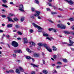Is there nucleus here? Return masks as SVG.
Masks as SVG:
<instances>
[{
	"label": "nucleus",
	"instance_id": "nucleus-62",
	"mask_svg": "<svg viewBox=\"0 0 74 74\" xmlns=\"http://www.w3.org/2000/svg\"><path fill=\"white\" fill-rule=\"evenodd\" d=\"M3 31L1 30H0V33H3Z\"/></svg>",
	"mask_w": 74,
	"mask_h": 74
},
{
	"label": "nucleus",
	"instance_id": "nucleus-49",
	"mask_svg": "<svg viewBox=\"0 0 74 74\" xmlns=\"http://www.w3.org/2000/svg\"><path fill=\"white\" fill-rule=\"evenodd\" d=\"M14 21H18V19L17 18H14Z\"/></svg>",
	"mask_w": 74,
	"mask_h": 74
},
{
	"label": "nucleus",
	"instance_id": "nucleus-22",
	"mask_svg": "<svg viewBox=\"0 0 74 74\" xmlns=\"http://www.w3.org/2000/svg\"><path fill=\"white\" fill-rule=\"evenodd\" d=\"M26 58L27 59L30 60V59H31V57L29 56H27L26 57Z\"/></svg>",
	"mask_w": 74,
	"mask_h": 74
},
{
	"label": "nucleus",
	"instance_id": "nucleus-17",
	"mask_svg": "<svg viewBox=\"0 0 74 74\" xmlns=\"http://www.w3.org/2000/svg\"><path fill=\"white\" fill-rule=\"evenodd\" d=\"M38 46H39V47H42V46H43V44H42V43H38Z\"/></svg>",
	"mask_w": 74,
	"mask_h": 74
},
{
	"label": "nucleus",
	"instance_id": "nucleus-29",
	"mask_svg": "<svg viewBox=\"0 0 74 74\" xmlns=\"http://www.w3.org/2000/svg\"><path fill=\"white\" fill-rule=\"evenodd\" d=\"M27 52H29V53H31V51H30V50L29 49H27Z\"/></svg>",
	"mask_w": 74,
	"mask_h": 74
},
{
	"label": "nucleus",
	"instance_id": "nucleus-18",
	"mask_svg": "<svg viewBox=\"0 0 74 74\" xmlns=\"http://www.w3.org/2000/svg\"><path fill=\"white\" fill-rule=\"evenodd\" d=\"M51 14L52 15H55V14H57V12H51Z\"/></svg>",
	"mask_w": 74,
	"mask_h": 74
},
{
	"label": "nucleus",
	"instance_id": "nucleus-60",
	"mask_svg": "<svg viewBox=\"0 0 74 74\" xmlns=\"http://www.w3.org/2000/svg\"><path fill=\"white\" fill-rule=\"evenodd\" d=\"M46 10L47 11H50V9L49 8H47Z\"/></svg>",
	"mask_w": 74,
	"mask_h": 74
},
{
	"label": "nucleus",
	"instance_id": "nucleus-19",
	"mask_svg": "<svg viewBox=\"0 0 74 74\" xmlns=\"http://www.w3.org/2000/svg\"><path fill=\"white\" fill-rule=\"evenodd\" d=\"M64 32L65 34H70V32L69 31H65Z\"/></svg>",
	"mask_w": 74,
	"mask_h": 74
},
{
	"label": "nucleus",
	"instance_id": "nucleus-37",
	"mask_svg": "<svg viewBox=\"0 0 74 74\" xmlns=\"http://www.w3.org/2000/svg\"><path fill=\"white\" fill-rule=\"evenodd\" d=\"M29 32L31 33H32L33 32V30L32 29H30L29 30Z\"/></svg>",
	"mask_w": 74,
	"mask_h": 74
},
{
	"label": "nucleus",
	"instance_id": "nucleus-33",
	"mask_svg": "<svg viewBox=\"0 0 74 74\" xmlns=\"http://www.w3.org/2000/svg\"><path fill=\"white\" fill-rule=\"evenodd\" d=\"M57 64H62V62H57Z\"/></svg>",
	"mask_w": 74,
	"mask_h": 74
},
{
	"label": "nucleus",
	"instance_id": "nucleus-7",
	"mask_svg": "<svg viewBox=\"0 0 74 74\" xmlns=\"http://www.w3.org/2000/svg\"><path fill=\"white\" fill-rule=\"evenodd\" d=\"M36 14H35L34 15L35 16H39V15H40V12L38 11H36Z\"/></svg>",
	"mask_w": 74,
	"mask_h": 74
},
{
	"label": "nucleus",
	"instance_id": "nucleus-52",
	"mask_svg": "<svg viewBox=\"0 0 74 74\" xmlns=\"http://www.w3.org/2000/svg\"><path fill=\"white\" fill-rule=\"evenodd\" d=\"M71 29H72V30H74V25H73L71 27Z\"/></svg>",
	"mask_w": 74,
	"mask_h": 74
},
{
	"label": "nucleus",
	"instance_id": "nucleus-30",
	"mask_svg": "<svg viewBox=\"0 0 74 74\" xmlns=\"http://www.w3.org/2000/svg\"><path fill=\"white\" fill-rule=\"evenodd\" d=\"M2 6H3V7H5V8H8V6L5 5L3 4L2 5Z\"/></svg>",
	"mask_w": 74,
	"mask_h": 74
},
{
	"label": "nucleus",
	"instance_id": "nucleus-1",
	"mask_svg": "<svg viewBox=\"0 0 74 74\" xmlns=\"http://www.w3.org/2000/svg\"><path fill=\"white\" fill-rule=\"evenodd\" d=\"M32 25L34 26V27H36V28H37V27L38 28V32H40V33L42 32V28L40 26H38V25L34 23H32Z\"/></svg>",
	"mask_w": 74,
	"mask_h": 74
},
{
	"label": "nucleus",
	"instance_id": "nucleus-9",
	"mask_svg": "<svg viewBox=\"0 0 74 74\" xmlns=\"http://www.w3.org/2000/svg\"><path fill=\"white\" fill-rule=\"evenodd\" d=\"M42 33L43 35V36H45V37H48V36H49L48 34L45 32H43Z\"/></svg>",
	"mask_w": 74,
	"mask_h": 74
},
{
	"label": "nucleus",
	"instance_id": "nucleus-34",
	"mask_svg": "<svg viewBox=\"0 0 74 74\" xmlns=\"http://www.w3.org/2000/svg\"><path fill=\"white\" fill-rule=\"evenodd\" d=\"M17 33L19 35H22V32H17Z\"/></svg>",
	"mask_w": 74,
	"mask_h": 74
},
{
	"label": "nucleus",
	"instance_id": "nucleus-53",
	"mask_svg": "<svg viewBox=\"0 0 74 74\" xmlns=\"http://www.w3.org/2000/svg\"><path fill=\"white\" fill-rule=\"evenodd\" d=\"M42 62L43 64H45V60H43Z\"/></svg>",
	"mask_w": 74,
	"mask_h": 74
},
{
	"label": "nucleus",
	"instance_id": "nucleus-12",
	"mask_svg": "<svg viewBox=\"0 0 74 74\" xmlns=\"http://www.w3.org/2000/svg\"><path fill=\"white\" fill-rule=\"evenodd\" d=\"M34 56L35 57H38L39 56H40V54H37L36 53H35L34 54Z\"/></svg>",
	"mask_w": 74,
	"mask_h": 74
},
{
	"label": "nucleus",
	"instance_id": "nucleus-31",
	"mask_svg": "<svg viewBox=\"0 0 74 74\" xmlns=\"http://www.w3.org/2000/svg\"><path fill=\"white\" fill-rule=\"evenodd\" d=\"M4 3H6L7 2V0H2Z\"/></svg>",
	"mask_w": 74,
	"mask_h": 74
},
{
	"label": "nucleus",
	"instance_id": "nucleus-43",
	"mask_svg": "<svg viewBox=\"0 0 74 74\" xmlns=\"http://www.w3.org/2000/svg\"><path fill=\"white\" fill-rule=\"evenodd\" d=\"M38 16V19H41V17L40 16Z\"/></svg>",
	"mask_w": 74,
	"mask_h": 74
},
{
	"label": "nucleus",
	"instance_id": "nucleus-2",
	"mask_svg": "<svg viewBox=\"0 0 74 74\" xmlns=\"http://www.w3.org/2000/svg\"><path fill=\"white\" fill-rule=\"evenodd\" d=\"M19 69L20 70L18 69H16V73L20 74V71H22V72L24 71V69H23V68H22V67L20 66L19 67Z\"/></svg>",
	"mask_w": 74,
	"mask_h": 74
},
{
	"label": "nucleus",
	"instance_id": "nucleus-3",
	"mask_svg": "<svg viewBox=\"0 0 74 74\" xmlns=\"http://www.w3.org/2000/svg\"><path fill=\"white\" fill-rule=\"evenodd\" d=\"M57 26L59 28H60V29H65L66 28V26H64L62 24H58L57 25Z\"/></svg>",
	"mask_w": 74,
	"mask_h": 74
},
{
	"label": "nucleus",
	"instance_id": "nucleus-20",
	"mask_svg": "<svg viewBox=\"0 0 74 74\" xmlns=\"http://www.w3.org/2000/svg\"><path fill=\"white\" fill-rule=\"evenodd\" d=\"M43 73L45 74H47L48 71L46 70H44L43 71Z\"/></svg>",
	"mask_w": 74,
	"mask_h": 74
},
{
	"label": "nucleus",
	"instance_id": "nucleus-39",
	"mask_svg": "<svg viewBox=\"0 0 74 74\" xmlns=\"http://www.w3.org/2000/svg\"><path fill=\"white\" fill-rule=\"evenodd\" d=\"M49 30L50 32H51V30H53V28H49Z\"/></svg>",
	"mask_w": 74,
	"mask_h": 74
},
{
	"label": "nucleus",
	"instance_id": "nucleus-10",
	"mask_svg": "<svg viewBox=\"0 0 74 74\" xmlns=\"http://www.w3.org/2000/svg\"><path fill=\"white\" fill-rule=\"evenodd\" d=\"M14 52L15 53H22V51H21V50H19L17 51H15Z\"/></svg>",
	"mask_w": 74,
	"mask_h": 74
},
{
	"label": "nucleus",
	"instance_id": "nucleus-27",
	"mask_svg": "<svg viewBox=\"0 0 74 74\" xmlns=\"http://www.w3.org/2000/svg\"><path fill=\"white\" fill-rule=\"evenodd\" d=\"M31 10L33 12H34V11H36L35 9H34V8H32Z\"/></svg>",
	"mask_w": 74,
	"mask_h": 74
},
{
	"label": "nucleus",
	"instance_id": "nucleus-46",
	"mask_svg": "<svg viewBox=\"0 0 74 74\" xmlns=\"http://www.w3.org/2000/svg\"><path fill=\"white\" fill-rule=\"evenodd\" d=\"M62 44H67V43L66 42H62Z\"/></svg>",
	"mask_w": 74,
	"mask_h": 74
},
{
	"label": "nucleus",
	"instance_id": "nucleus-57",
	"mask_svg": "<svg viewBox=\"0 0 74 74\" xmlns=\"http://www.w3.org/2000/svg\"><path fill=\"white\" fill-rule=\"evenodd\" d=\"M31 18H32V19H34L35 18H34V16H31Z\"/></svg>",
	"mask_w": 74,
	"mask_h": 74
},
{
	"label": "nucleus",
	"instance_id": "nucleus-64",
	"mask_svg": "<svg viewBox=\"0 0 74 74\" xmlns=\"http://www.w3.org/2000/svg\"><path fill=\"white\" fill-rule=\"evenodd\" d=\"M73 38V36H70L69 37V38L70 39H71V38Z\"/></svg>",
	"mask_w": 74,
	"mask_h": 74
},
{
	"label": "nucleus",
	"instance_id": "nucleus-59",
	"mask_svg": "<svg viewBox=\"0 0 74 74\" xmlns=\"http://www.w3.org/2000/svg\"><path fill=\"white\" fill-rule=\"evenodd\" d=\"M6 73H10V71H6Z\"/></svg>",
	"mask_w": 74,
	"mask_h": 74
},
{
	"label": "nucleus",
	"instance_id": "nucleus-25",
	"mask_svg": "<svg viewBox=\"0 0 74 74\" xmlns=\"http://www.w3.org/2000/svg\"><path fill=\"white\" fill-rule=\"evenodd\" d=\"M35 2L36 3V4H39V1H38V0H35Z\"/></svg>",
	"mask_w": 74,
	"mask_h": 74
},
{
	"label": "nucleus",
	"instance_id": "nucleus-54",
	"mask_svg": "<svg viewBox=\"0 0 74 74\" xmlns=\"http://www.w3.org/2000/svg\"><path fill=\"white\" fill-rule=\"evenodd\" d=\"M71 49L72 51H74V48H73L71 47Z\"/></svg>",
	"mask_w": 74,
	"mask_h": 74
},
{
	"label": "nucleus",
	"instance_id": "nucleus-41",
	"mask_svg": "<svg viewBox=\"0 0 74 74\" xmlns=\"http://www.w3.org/2000/svg\"><path fill=\"white\" fill-rule=\"evenodd\" d=\"M53 32H54L55 33H56V29H53Z\"/></svg>",
	"mask_w": 74,
	"mask_h": 74
},
{
	"label": "nucleus",
	"instance_id": "nucleus-6",
	"mask_svg": "<svg viewBox=\"0 0 74 74\" xmlns=\"http://www.w3.org/2000/svg\"><path fill=\"white\" fill-rule=\"evenodd\" d=\"M19 9L20 11L21 12H25L24 10H23V5H20Z\"/></svg>",
	"mask_w": 74,
	"mask_h": 74
},
{
	"label": "nucleus",
	"instance_id": "nucleus-47",
	"mask_svg": "<svg viewBox=\"0 0 74 74\" xmlns=\"http://www.w3.org/2000/svg\"><path fill=\"white\" fill-rule=\"evenodd\" d=\"M68 45H69V46H70V47L71 46H73V45H72V44H71Z\"/></svg>",
	"mask_w": 74,
	"mask_h": 74
},
{
	"label": "nucleus",
	"instance_id": "nucleus-61",
	"mask_svg": "<svg viewBox=\"0 0 74 74\" xmlns=\"http://www.w3.org/2000/svg\"><path fill=\"white\" fill-rule=\"evenodd\" d=\"M49 5V6H52V4L51 3H48Z\"/></svg>",
	"mask_w": 74,
	"mask_h": 74
},
{
	"label": "nucleus",
	"instance_id": "nucleus-35",
	"mask_svg": "<svg viewBox=\"0 0 74 74\" xmlns=\"http://www.w3.org/2000/svg\"><path fill=\"white\" fill-rule=\"evenodd\" d=\"M1 16L2 17V18H5L7 17V16H5V15H4V14L2 15Z\"/></svg>",
	"mask_w": 74,
	"mask_h": 74
},
{
	"label": "nucleus",
	"instance_id": "nucleus-56",
	"mask_svg": "<svg viewBox=\"0 0 74 74\" xmlns=\"http://www.w3.org/2000/svg\"><path fill=\"white\" fill-rule=\"evenodd\" d=\"M17 39L18 40H21V38H17Z\"/></svg>",
	"mask_w": 74,
	"mask_h": 74
},
{
	"label": "nucleus",
	"instance_id": "nucleus-4",
	"mask_svg": "<svg viewBox=\"0 0 74 74\" xmlns=\"http://www.w3.org/2000/svg\"><path fill=\"white\" fill-rule=\"evenodd\" d=\"M43 45L44 47H46V48L47 49V50L48 51L50 52H52V50L51 49V48L48 47H47V44H43Z\"/></svg>",
	"mask_w": 74,
	"mask_h": 74
},
{
	"label": "nucleus",
	"instance_id": "nucleus-15",
	"mask_svg": "<svg viewBox=\"0 0 74 74\" xmlns=\"http://www.w3.org/2000/svg\"><path fill=\"white\" fill-rule=\"evenodd\" d=\"M53 51H56L57 50V48L55 46H53Z\"/></svg>",
	"mask_w": 74,
	"mask_h": 74
},
{
	"label": "nucleus",
	"instance_id": "nucleus-21",
	"mask_svg": "<svg viewBox=\"0 0 74 74\" xmlns=\"http://www.w3.org/2000/svg\"><path fill=\"white\" fill-rule=\"evenodd\" d=\"M69 42L70 44H73V43H74V42H73V41L71 40L70 39H69Z\"/></svg>",
	"mask_w": 74,
	"mask_h": 74
},
{
	"label": "nucleus",
	"instance_id": "nucleus-40",
	"mask_svg": "<svg viewBox=\"0 0 74 74\" xmlns=\"http://www.w3.org/2000/svg\"><path fill=\"white\" fill-rule=\"evenodd\" d=\"M15 26L16 28H19V25H15Z\"/></svg>",
	"mask_w": 74,
	"mask_h": 74
},
{
	"label": "nucleus",
	"instance_id": "nucleus-11",
	"mask_svg": "<svg viewBox=\"0 0 74 74\" xmlns=\"http://www.w3.org/2000/svg\"><path fill=\"white\" fill-rule=\"evenodd\" d=\"M7 18L8 19V21H9V22H14V21L12 19V18L9 17H7Z\"/></svg>",
	"mask_w": 74,
	"mask_h": 74
},
{
	"label": "nucleus",
	"instance_id": "nucleus-8",
	"mask_svg": "<svg viewBox=\"0 0 74 74\" xmlns=\"http://www.w3.org/2000/svg\"><path fill=\"white\" fill-rule=\"evenodd\" d=\"M23 39L24 40L23 42L24 44L27 43V42H28V40H27V38H23Z\"/></svg>",
	"mask_w": 74,
	"mask_h": 74
},
{
	"label": "nucleus",
	"instance_id": "nucleus-23",
	"mask_svg": "<svg viewBox=\"0 0 74 74\" xmlns=\"http://www.w3.org/2000/svg\"><path fill=\"white\" fill-rule=\"evenodd\" d=\"M63 60L64 62V63H66V62H67V60H66V59H63Z\"/></svg>",
	"mask_w": 74,
	"mask_h": 74
},
{
	"label": "nucleus",
	"instance_id": "nucleus-55",
	"mask_svg": "<svg viewBox=\"0 0 74 74\" xmlns=\"http://www.w3.org/2000/svg\"><path fill=\"white\" fill-rule=\"evenodd\" d=\"M33 67H37L38 66H37V65H35L33 66Z\"/></svg>",
	"mask_w": 74,
	"mask_h": 74
},
{
	"label": "nucleus",
	"instance_id": "nucleus-13",
	"mask_svg": "<svg viewBox=\"0 0 74 74\" xmlns=\"http://www.w3.org/2000/svg\"><path fill=\"white\" fill-rule=\"evenodd\" d=\"M67 3H69L70 4H73V3H74L71 0H70L69 1H68L67 2Z\"/></svg>",
	"mask_w": 74,
	"mask_h": 74
},
{
	"label": "nucleus",
	"instance_id": "nucleus-48",
	"mask_svg": "<svg viewBox=\"0 0 74 74\" xmlns=\"http://www.w3.org/2000/svg\"><path fill=\"white\" fill-rule=\"evenodd\" d=\"M42 56H45V53H44V52H42Z\"/></svg>",
	"mask_w": 74,
	"mask_h": 74
},
{
	"label": "nucleus",
	"instance_id": "nucleus-28",
	"mask_svg": "<svg viewBox=\"0 0 74 74\" xmlns=\"http://www.w3.org/2000/svg\"><path fill=\"white\" fill-rule=\"evenodd\" d=\"M10 73H14V71L13 70H10Z\"/></svg>",
	"mask_w": 74,
	"mask_h": 74
},
{
	"label": "nucleus",
	"instance_id": "nucleus-16",
	"mask_svg": "<svg viewBox=\"0 0 74 74\" xmlns=\"http://www.w3.org/2000/svg\"><path fill=\"white\" fill-rule=\"evenodd\" d=\"M12 24H8L7 25V27L8 28L12 27Z\"/></svg>",
	"mask_w": 74,
	"mask_h": 74
},
{
	"label": "nucleus",
	"instance_id": "nucleus-50",
	"mask_svg": "<svg viewBox=\"0 0 74 74\" xmlns=\"http://www.w3.org/2000/svg\"><path fill=\"white\" fill-rule=\"evenodd\" d=\"M31 74H35V72L32 71V72L31 73Z\"/></svg>",
	"mask_w": 74,
	"mask_h": 74
},
{
	"label": "nucleus",
	"instance_id": "nucleus-51",
	"mask_svg": "<svg viewBox=\"0 0 74 74\" xmlns=\"http://www.w3.org/2000/svg\"><path fill=\"white\" fill-rule=\"evenodd\" d=\"M13 55L14 58H16V54H13Z\"/></svg>",
	"mask_w": 74,
	"mask_h": 74
},
{
	"label": "nucleus",
	"instance_id": "nucleus-36",
	"mask_svg": "<svg viewBox=\"0 0 74 74\" xmlns=\"http://www.w3.org/2000/svg\"><path fill=\"white\" fill-rule=\"evenodd\" d=\"M69 20L71 21H74V18H69Z\"/></svg>",
	"mask_w": 74,
	"mask_h": 74
},
{
	"label": "nucleus",
	"instance_id": "nucleus-44",
	"mask_svg": "<svg viewBox=\"0 0 74 74\" xmlns=\"http://www.w3.org/2000/svg\"><path fill=\"white\" fill-rule=\"evenodd\" d=\"M10 35H6V37L7 38H10Z\"/></svg>",
	"mask_w": 74,
	"mask_h": 74
},
{
	"label": "nucleus",
	"instance_id": "nucleus-42",
	"mask_svg": "<svg viewBox=\"0 0 74 74\" xmlns=\"http://www.w3.org/2000/svg\"><path fill=\"white\" fill-rule=\"evenodd\" d=\"M46 38L48 40H50V41H51V39H50V38L49 37H46Z\"/></svg>",
	"mask_w": 74,
	"mask_h": 74
},
{
	"label": "nucleus",
	"instance_id": "nucleus-24",
	"mask_svg": "<svg viewBox=\"0 0 74 74\" xmlns=\"http://www.w3.org/2000/svg\"><path fill=\"white\" fill-rule=\"evenodd\" d=\"M24 17H22L21 20V22H23V21H24Z\"/></svg>",
	"mask_w": 74,
	"mask_h": 74
},
{
	"label": "nucleus",
	"instance_id": "nucleus-14",
	"mask_svg": "<svg viewBox=\"0 0 74 74\" xmlns=\"http://www.w3.org/2000/svg\"><path fill=\"white\" fill-rule=\"evenodd\" d=\"M29 44H32L33 45H34L35 46V45H36V44L34 42H32V41H31L30 42H29Z\"/></svg>",
	"mask_w": 74,
	"mask_h": 74
},
{
	"label": "nucleus",
	"instance_id": "nucleus-26",
	"mask_svg": "<svg viewBox=\"0 0 74 74\" xmlns=\"http://www.w3.org/2000/svg\"><path fill=\"white\" fill-rule=\"evenodd\" d=\"M9 16H15V15L12 14H9Z\"/></svg>",
	"mask_w": 74,
	"mask_h": 74
},
{
	"label": "nucleus",
	"instance_id": "nucleus-32",
	"mask_svg": "<svg viewBox=\"0 0 74 74\" xmlns=\"http://www.w3.org/2000/svg\"><path fill=\"white\" fill-rule=\"evenodd\" d=\"M56 58H57V56H56V55H54V56H53V58H54V59H56Z\"/></svg>",
	"mask_w": 74,
	"mask_h": 74
},
{
	"label": "nucleus",
	"instance_id": "nucleus-5",
	"mask_svg": "<svg viewBox=\"0 0 74 74\" xmlns=\"http://www.w3.org/2000/svg\"><path fill=\"white\" fill-rule=\"evenodd\" d=\"M12 45L14 46V47H17L18 45V44L15 41H13L12 42Z\"/></svg>",
	"mask_w": 74,
	"mask_h": 74
},
{
	"label": "nucleus",
	"instance_id": "nucleus-45",
	"mask_svg": "<svg viewBox=\"0 0 74 74\" xmlns=\"http://www.w3.org/2000/svg\"><path fill=\"white\" fill-rule=\"evenodd\" d=\"M58 10H60V11H64V10H62L61 8H59Z\"/></svg>",
	"mask_w": 74,
	"mask_h": 74
},
{
	"label": "nucleus",
	"instance_id": "nucleus-38",
	"mask_svg": "<svg viewBox=\"0 0 74 74\" xmlns=\"http://www.w3.org/2000/svg\"><path fill=\"white\" fill-rule=\"evenodd\" d=\"M61 67V66H57L56 67L57 69H60V68Z\"/></svg>",
	"mask_w": 74,
	"mask_h": 74
},
{
	"label": "nucleus",
	"instance_id": "nucleus-63",
	"mask_svg": "<svg viewBox=\"0 0 74 74\" xmlns=\"http://www.w3.org/2000/svg\"><path fill=\"white\" fill-rule=\"evenodd\" d=\"M10 4H12L13 5H14V3L12 2H10Z\"/></svg>",
	"mask_w": 74,
	"mask_h": 74
},
{
	"label": "nucleus",
	"instance_id": "nucleus-58",
	"mask_svg": "<svg viewBox=\"0 0 74 74\" xmlns=\"http://www.w3.org/2000/svg\"><path fill=\"white\" fill-rule=\"evenodd\" d=\"M41 49V47L39 46L38 47V49Z\"/></svg>",
	"mask_w": 74,
	"mask_h": 74
}]
</instances>
